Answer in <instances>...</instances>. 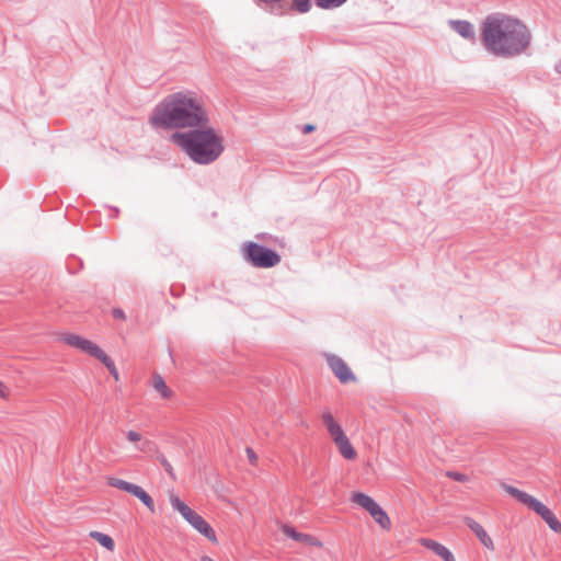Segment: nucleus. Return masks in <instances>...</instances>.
<instances>
[{
	"mask_svg": "<svg viewBox=\"0 0 561 561\" xmlns=\"http://www.w3.org/2000/svg\"><path fill=\"white\" fill-rule=\"evenodd\" d=\"M337 447L340 454L347 460L354 459L356 457V451L352 444L350 443V439L347 436L343 437L342 439H339V442L334 443Z\"/></svg>",
	"mask_w": 561,
	"mask_h": 561,
	"instance_id": "nucleus-15",
	"label": "nucleus"
},
{
	"mask_svg": "<svg viewBox=\"0 0 561 561\" xmlns=\"http://www.w3.org/2000/svg\"><path fill=\"white\" fill-rule=\"evenodd\" d=\"M448 24L453 31L465 39L474 41L476 32L473 25L466 20H449Z\"/></svg>",
	"mask_w": 561,
	"mask_h": 561,
	"instance_id": "nucleus-10",
	"label": "nucleus"
},
{
	"mask_svg": "<svg viewBox=\"0 0 561 561\" xmlns=\"http://www.w3.org/2000/svg\"><path fill=\"white\" fill-rule=\"evenodd\" d=\"M481 41L484 48L493 56L513 58L528 49L531 34L517 18L504 13H492L482 22Z\"/></svg>",
	"mask_w": 561,
	"mask_h": 561,
	"instance_id": "nucleus-2",
	"label": "nucleus"
},
{
	"mask_svg": "<svg viewBox=\"0 0 561 561\" xmlns=\"http://www.w3.org/2000/svg\"><path fill=\"white\" fill-rule=\"evenodd\" d=\"M90 537L96 540L101 546H103L110 551H113L115 548V542L113 538L106 534L94 530L90 533Z\"/></svg>",
	"mask_w": 561,
	"mask_h": 561,
	"instance_id": "nucleus-17",
	"label": "nucleus"
},
{
	"mask_svg": "<svg viewBox=\"0 0 561 561\" xmlns=\"http://www.w3.org/2000/svg\"><path fill=\"white\" fill-rule=\"evenodd\" d=\"M126 437L131 443H138L141 440V435L138 432L135 431H128L126 433Z\"/></svg>",
	"mask_w": 561,
	"mask_h": 561,
	"instance_id": "nucleus-26",
	"label": "nucleus"
},
{
	"mask_svg": "<svg viewBox=\"0 0 561 561\" xmlns=\"http://www.w3.org/2000/svg\"><path fill=\"white\" fill-rule=\"evenodd\" d=\"M327 360L331 370L342 383L356 380L355 375L351 371L346 363L341 357L331 354L327 356Z\"/></svg>",
	"mask_w": 561,
	"mask_h": 561,
	"instance_id": "nucleus-8",
	"label": "nucleus"
},
{
	"mask_svg": "<svg viewBox=\"0 0 561 561\" xmlns=\"http://www.w3.org/2000/svg\"><path fill=\"white\" fill-rule=\"evenodd\" d=\"M421 543L425 548L432 550L434 553L443 558L445 561H455L453 553L442 543L428 538H423Z\"/></svg>",
	"mask_w": 561,
	"mask_h": 561,
	"instance_id": "nucleus-13",
	"label": "nucleus"
},
{
	"mask_svg": "<svg viewBox=\"0 0 561 561\" xmlns=\"http://www.w3.org/2000/svg\"><path fill=\"white\" fill-rule=\"evenodd\" d=\"M5 396V387L3 386L2 382H0V397H4Z\"/></svg>",
	"mask_w": 561,
	"mask_h": 561,
	"instance_id": "nucleus-31",
	"label": "nucleus"
},
{
	"mask_svg": "<svg viewBox=\"0 0 561 561\" xmlns=\"http://www.w3.org/2000/svg\"><path fill=\"white\" fill-rule=\"evenodd\" d=\"M95 358L99 359L102 364H104V366L108 369L111 375L116 380H118V371H117V369L115 367V364L112 360V358L104 353L103 350L99 353V355Z\"/></svg>",
	"mask_w": 561,
	"mask_h": 561,
	"instance_id": "nucleus-21",
	"label": "nucleus"
},
{
	"mask_svg": "<svg viewBox=\"0 0 561 561\" xmlns=\"http://www.w3.org/2000/svg\"><path fill=\"white\" fill-rule=\"evenodd\" d=\"M465 524L476 534V536L479 538V540L484 547L489 549L494 548L491 537L486 534L484 528L478 522H476L471 517H466Z\"/></svg>",
	"mask_w": 561,
	"mask_h": 561,
	"instance_id": "nucleus-12",
	"label": "nucleus"
},
{
	"mask_svg": "<svg viewBox=\"0 0 561 561\" xmlns=\"http://www.w3.org/2000/svg\"><path fill=\"white\" fill-rule=\"evenodd\" d=\"M313 129H314V126L313 125H309V124L305 125V127H304V131L305 133H310Z\"/></svg>",
	"mask_w": 561,
	"mask_h": 561,
	"instance_id": "nucleus-30",
	"label": "nucleus"
},
{
	"mask_svg": "<svg viewBox=\"0 0 561 561\" xmlns=\"http://www.w3.org/2000/svg\"><path fill=\"white\" fill-rule=\"evenodd\" d=\"M152 387L163 399L171 398L172 391L168 388L164 379L159 374L153 376Z\"/></svg>",
	"mask_w": 561,
	"mask_h": 561,
	"instance_id": "nucleus-16",
	"label": "nucleus"
},
{
	"mask_svg": "<svg viewBox=\"0 0 561 561\" xmlns=\"http://www.w3.org/2000/svg\"><path fill=\"white\" fill-rule=\"evenodd\" d=\"M149 124L157 129L191 130L206 127L210 124V117L203 100L195 92H175L154 106Z\"/></svg>",
	"mask_w": 561,
	"mask_h": 561,
	"instance_id": "nucleus-1",
	"label": "nucleus"
},
{
	"mask_svg": "<svg viewBox=\"0 0 561 561\" xmlns=\"http://www.w3.org/2000/svg\"><path fill=\"white\" fill-rule=\"evenodd\" d=\"M352 501L366 510L382 529L389 530L391 528L388 514L373 497L362 492H354Z\"/></svg>",
	"mask_w": 561,
	"mask_h": 561,
	"instance_id": "nucleus-7",
	"label": "nucleus"
},
{
	"mask_svg": "<svg viewBox=\"0 0 561 561\" xmlns=\"http://www.w3.org/2000/svg\"><path fill=\"white\" fill-rule=\"evenodd\" d=\"M283 529V533L294 539L295 541H300V542H306V543H309V545H320V542L312 536L310 535H307V534H301V533H298L294 527L291 526H288V525H284L282 527Z\"/></svg>",
	"mask_w": 561,
	"mask_h": 561,
	"instance_id": "nucleus-14",
	"label": "nucleus"
},
{
	"mask_svg": "<svg viewBox=\"0 0 561 561\" xmlns=\"http://www.w3.org/2000/svg\"><path fill=\"white\" fill-rule=\"evenodd\" d=\"M260 8L267 9L275 4L282 3L284 0H253Z\"/></svg>",
	"mask_w": 561,
	"mask_h": 561,
	"instance_id": "nucleus-24",
	"label": "nucleus"
},
{
	"mask_svg": "<svg viewBox=\"0 0 561 561\" xmlns=\"http://www.w3.org/2000/svg\"><path fill=\"white\" fill-rule=\"evenodd\" d=\"M170 503L174 511L179 512L182 517L199 534L205 536L211 542L217 541L216 534L211 526L195 511L187 506L178 496L171 495Z\"/></svg>",
	"mask_w": 561,
	"mask_h": 561,
	"instance_id": "nucleus-6",
	"label": "nucleus"
},
{
	"mask_svg": "<svg viewBox=\"0 0 561 561\" xmlns=\"http://www.w3.org/2000/svg\"><path fill=\"white\" fill-rule=\"evenodd\" d=\"M158 461L161 463V466L163 467V469L165 470V472L169 474V477L172 479V480H175L176 477H175V473H174V470H173V467L171 466V463L168 461V459L164 457V455H159L157 457Z\"/></svg>",
	"mask_w": 561,
	"mask_h": 561,
	"instance_id": "nucleus-23",
	"label": "nucleus"
},
{
	"mask_svg": "<svg viewBox=\"0 0 561 561\" xmlns=\"http://www.w3.org/2000/svg\"><path fill=\"white\" fill-rule=\"evenodd\" d=\"M322 422L334 443L339 442V439H342L343 437L346 436L341 425L337 422H335L334 417L330 412H324L322 414Z\"/></svg>",
	"mask_w": 561,
	"mask_h": 561,
	"instance_id": "nucleus-11",
	"label": "nucleus"
},
{
	"mask_svg": "<svg viewBox=\"0 0 561 561\" xmlns=\"http://www.w3.org/2000/svg\"><path fill=\"white\" fill-rule=\"evenodd\" d=\"M243 259L254 267L270 268L280 262V255L270 248L256 242H247L242 248Z\"/></svg>",
	"mask_w": 561,
	"mask_h": 561,
	"instance_id": "nucleus-5",
	"label": "nucleus"
},
{
	"mask_svg": "<svg viewBox=\"0 0 561 561\" xmlns=\"http://www.w3.org/2000/svg\"><path fill=\"white\" fill-rule=\"evenodd\" d=\"M131 494L139 499L147 508L154 512V502L152 497L141 486L136 485Z\"/></svg>",
	"mask_w": 561,
	"mask_h": 561,
	"instance_id": "nucleus-18",
	"label": "nucleus"
},
{
	"mask_svg": "<svg viewBox=\"0 0 561 561\" xmlns=\"http://www.w3.org/2000/svg\"><path fill=\"white\" fill-rule=\"evenodd\" d=\"M448 477L458 482H467L469 480L468 476L460 472H448Z\"/></svg>",
	"mask_w": 561,
	"mask_h": 561,
	"instance_id": "nucleus-25",
	"label": "nucleus"
},
{
	"mask_svg": "<svg viewBox=\"0 0 561 561\" xmlns=\"http://www.w3.org/2000/svg\"><path fill=\"white\" fill-rule=\"evenodd\" d=\"M150 444V442L146 440L141 445L137 446L138 450L145 451L147 449V446Z\"/></svg>",
	"mask_w": 561,
	"mask_h": 561,
	"instance_id": "nucleus-29",
	"label": "nucleus"
},
{
	"mask_svg": "<svg viewBox=\"0 0 561 561\" xmlns=\"http://www.w3.org/2000/svg\"><path fill=\"white\" fill-rule=\"evenodd\" d=\"M347 0H316V5L323 10H332L342 7Z\"/></svg>",
	"mask_w": 561,
	"mask_h": 561,
	"instance_id": "nucleus-22",
	"label": "nucleus"
},
{
	"mask_svg": "<svg viewBox=\"0 0 561 561\" xmlns=\"http://www.w3.org/2000/svg\"><path fill=\"white\" fill-rule=\"evenodd\" d=\"M112 316L115 318V319H119V320H125L126 319V314L124 312L123 309L121 308H114L112 310Z\"/></svg>",
	"mask_w": 561,
	"mask_h": 561,
	"instance_id": "nucleus-27",
	"label": "nucleus"
},
{
	"mask_svg": "<svg viewBox=\"0 0 561 561\" xmlns=\"http://www.w3.org/2000/svg\"><path fill=\"white\" fill-rule=\"evenodd\" d=\"M247 455H248V458H249V461L252 463V465H255L256 461H257V456L255 455L254 450L250 447L247 448Z\"/></svg>",
	"mask_w": 561,
	"mask_h": 561,
	"instance_id": "nucleus-28",
	"label": "nucleus"
},
{
	"mask_svg": "<svg viewBox=\"0 0 561 561\" xmlns=\"http://www.w3.org/2000/svg\"><path fill=\"white\" fill-rule=\"evenodd\" d=\"M170 140L198 165L214 163L225 151L224 137L210 124L187 131H175Z\"/></svg>",
	"mask_w": 561,
	"mask_h": 561,
	"instance_id": "nucleus-3",
	"label": "nucleus"
},
{
	"mask_svg": "<svg viewBox=\"0 0 561 561\" xmlns=\"http://www.w3.org/2000/svg\"><path fill=\"white\" fill-rule=\"evenodd\" d=\"M201 561H215L210 557L204 556Z\"/></svg>",
	"mask_w": 561,
	"mask_h": 561,
	"instance_id": "nucleus-32",
	"label": "nucleus"
},
{
	"mask_svg": "<svg viewBox=\"0 0 561 561\" xmlns=\"http://www.w3.org/2000/svg\"><path fill=\"white\" fill-rule=\"evenodd\" d=\"M61 340L75 347V348H78L84 353H88L89 355L93 356V357H96L99 355V353L102 351L99 345H96L95 343L80 336V335H77V334H72V333H69V334H65Z\"/></svg>",
	"mask_w": 561,
	"mask_h": 561,
	"instance_id": "nucleus-9",
	"label": "nucleus"
},
{
	"mask_svg": "<svg viewBox=\"0 0 561 561\" xmlns=\"http://www.w3.org/2000/svg\"><path fill=\"white\" fill-rule=\"evenodd\" d=\"M108 484L113 488H116L118 490L125 491L130 494L134 492V490L137 485V484L130 483L128 481L118 479V478H110Z\"/></svg>",
	"mask_w": 561,
	"mask_h": 561,
	"instance_id": "nucleus-20",
	"label": "nucleus"
},
{
	"mask_svg": "<svg viewBox=\"0 0 561 561\" xmlns=\"http://www.w3.org/2000/svg\"><path fill=\"white\" fill-rule=\"evenodd\" d=\"M289 8L296 13L305 14L311 10L312 0H291Z\"/></svg>",
	"mask_w": 561,
	"mask_h": 561,
	"instance_id": "nucleus-19",
	"label": "nucleus"
},
{
	"mask_svg": "<svg viewBox=\"0 0 561 561\" xmlns=\"http://www.w3.org/2000/svg\"><path fill=\"white\" fill-rule=\"evenodd\" d=\"M502 488L518 502L527 505L530 510L537 513L556 533H561V523L556 515L540 501L529 495L528 493L506 483H502Z\"/></svg>",
	"mask_w": 561,
	"mask_h": 561,
	"instance_id": "nucleus-4",
	"label": "nucleus"
}]
</instances>
